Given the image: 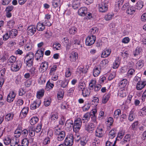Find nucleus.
Segmentation results:
<instances>
[{"label": "nucleus", "instance_id": "nucleus-47", "mask_svg": "<svg viewBox=\"0 0 146 146\" xmlns=\"http://www.w3.org/2000/svg\"><path fill=\"white\" fill-rule=\"evenodd\" d=\"M78 88L79 91L82 92L86 88L85 84L83 83H79L78 86Z\"/></svg>", "mask_w": 146, "mask_h": 146}, {"label": "nucleus", "instance_id": "nucleus-45", "mask_svg": "<svg viewBox=\"0 0 146 146\" xmlns=\"http://www.w3.org/2000/svg\"><path fill=\"white\" fill-rule=\"evenodd\" d=\"M90 91L86 88H85L82 91V94L84 97H87L90 94Z\"/></svg>", "mask_w": 146, "mask_h": 146}, {"label": "nucleus", "instance_id": "nucleus-53", "mask_svg": "<svg viewBox=\"0 0 146 146\" xmlns=\"http://www.w3.org/2000/svg\"><path fill=\"white\" fill-rule=\"evenodd\" d=\"M135 72L134 69H129L127 72V76L129 78L132 77V76L134 75L135 74Z\"/></svg>", "mask_w": 146, "mask_h": 146}, {"label": "nucleus", "instance_id": "nucleus-16", "mask_svg": "<svg viewBox=\"0 0 146 146\" xmlns=\"http://www.w3.org/2000/svg\"><path fill=\"white\" fill-rule=\"evenodd\" d=\"M62 42L64 45L66 47V50H68L70 47V42H69V40L68 38H64L62 40Z\"/></svg>", "mask_w": 146, "mask_h": 146}, {"label": "nucleus", "instance_id": "nucleus-34", "mask_svg": "<svg viewBox=\"0 0 146 146\" xmlns=\"http://www.w3.org/2000/svg\"><path fill=\"white\" fill-rule=\"evenodd\" d=\"M44 90L43 89L39 90L37 92V98L39 100L42 98L44 96Z\"/></svg>", "mask_w": 146, "mask_h": 146}, {"label": "nucleus", "instance_id": "nucleus-58", "mask_svg": "<svg viewBox=\"0 0 146 146\" xmlns=\"http://www.w3.org/2000/svg\"><path fill=\"white\" fill-rule=\"evenodd\" d=\"M114 14L112 13H109L105 16V19L107 21L110 20L114 16Z\"/></svg>", "mask_w": 146, "mask_h": 146}, {"label": "nucleus", "instance_id": "nucleus-28", "mask_svg": "<svg viewBox=\"0 0 146 146\" xmlns=\"http://www.w3.org/2000/svg\"><path fill=\"white\" fill-rule=\"evenodd\" d=\"M127 83L128 81L127 79H123L119 82V86L120 88H123L126 86Z\"/></svg>", "mask_w": 146, "mask_h": 146}, {"label": "nucleus", "instance_id": "nucleus-41", "mask_svg": "<svg viewBox=\"0 0 146 146\" xmlns=\"http://www.w3.org/2000/svg\"><path fill=\"white\" fill-rule=\"evenodd\" d=\"M139 114L141 116H144L146 115V106H144L140 110Z\"/></svg>", "mask_w": 146, "mask_h": 146}, {"label": "nucleus", "instance_id": "nucleus-14", "mask_svg": "<svg viewBox=\"0 0 146 146\" xmlns=\"http://www.w3.org/2000/svg\"><path fill=\"white\" fill-rule=\"evenodd\" d=\"M41 103V100L39 99L36 100L31 104L30 108L31 109L34 110L39 107Z\"/></svg>", "mask_w": 146, "mask_h": 146}, {"label": "nucleus", "instance_id": "nucleus-42", "mask_svg": "<svg viewBox=\"0 0 146 146\" xmlns=\"http://www.w3.org/2000/svg\"><path fill=\"white\" fill-rule=\"evenodd\" d=\"M15 24L14 20L13 19H12L8 21L7 23V26L9 28L11 29L13 27Z\"/></svg>", "mask_w": 146, "mask_h": 146}, {"label": "nucleus", "instance_id": "nucleus-25", "mask_svg": "<svg viewBox=\"0 0 146 146\" xmlns=\"http://www.w3.org/2000/svg\"><path fill=\"white\" fill-rule=\"evenodd\" d=\"M58 113L56 112L51 113L50 115V119L52 121L55 122L58 118Z\"/></svg>", "mask_w": 146, "mask_h": 146}, {"label": "nucleus", "instance_id": "nucleus-3", "mask_svg": "<svg viewBox=\"0 0 146 146\" xmlns=\"http://www.w3.org/2000/svg\"><path fill=\"white\" fill-rule=\"evenodd\" d=\"M10 69L13 72H17L20 70L22 65V62L20 61H16V62L11 65Z\"/></svg>", "mask_w": 146, "mask_h": 146}, {"label": "nucleus", "instance_id": "nucleus-57", "mask_svg": "<svg viewBox=\"0 0 146 146\" xmlns=\"http://www.w3.org/2000/svg\"><path fill=\"white\" fill-rule=\"evenodd\" d=\"M113 122V118L111 117H109L106 121L107 127H110L111 126Z\"/></svg>", "mask_w": 146, "mask_h": 146}, {"label": "nucleus", "instance_id": "nucleus-19", "mask_svg": "<svg viewBox=\"0 0 146 146\" xmlns=\"http://www.w3.org/2000/svg\"><path fill=\"white\" fill-rule=\"evenodd\" d=\"M146 85L145 81H139L137 84L136 88L137 90H140L143 88Z\"/></svg>", "mask_w": 146, "mask_h": 146}, {"label": "nucleus", "instance_id": "nucleus-55", "mask_svg": "<svg viewBox=\"0 0 146 146\" xmlns=\"http://www.w3.org/2000/svg\"><path fill=\"white\" fill-rule=\"evenodd\" d=\"M121 53V55L123 58L126 59L129 56V52L125 50H123Z\"/></svg>", "mask_w": 146, "mask_h": 146}, {"label": "nucleus", "instance_id": "nucleus-63", "mask_svg": "<svg viewBox=\"0 0 146 146\" xmlns=\"http://www.w3.org/2000/svg\"><path fill=\"white\" fill-rule=\"evenodd\" d=\"M77 31V28L75 27H72L69 29V33L72 35H73Z\"/></svg>", "mask_w": 146, "mask_h": 146}, {"label": "nucleus", "instance_id": "nucleus-6", "mask_svg": "<svg viewBox=\"0 0 146 146\" xmlns=\"http://www.w3.org/2000/svg\"><path fill=\"white\" fill-rule=\"evenodd\" d=\"M96 123H89L85 125V130L89 133H92L96 127Z\"/></svg>", "mask_w": 146, "mask_h": 146}, {"label": "nucleus", "instance_id": "nucleus-35", "mask_svg": "<svg viewBox=\"0 0 146 146\" xmlns=\"http://www.w3.org/2000/svg\"><path fill=\"white\" fill-rule=\"evenodd\" d=\"M110 96V94L109 93L105 94L102 98V103L103 104L106 103L109 100Z\"/></svg>", "mask_w": 146, "mask_h": 146}, {"label": "nucleus", "instance_id": "nucleus-40", "mask_svg": "<svg viewBox=\"0 0 146 146\" xmlns=\"http://www.w3.org/2000/svg\"><path fill=\"white\" fill-rule=\"evenodd\" d=\"M14 116V114L12 113H8L5 115V120L7 121H11L13 119Z\"/></svg>", "mask_w": 146, "mask_h": 146}, {"label": "nucleus", "instance_id": "nucleus-12", "mask_svg": "<svg viewBox=\"0 0 146 146\" xmlns=\"http://www.w3.org/2000/svg\"><path fill=\"white\" fill-rule=\"evenodd\" d=\"M104 131L103 127L100 125L96 131V135L99 137H102L104 135Z\"/></svg>", "mask_w": 146, "mask_h": 146}, {"label": "nucleus", "instance_id": "nucleus-43", "mask_svg": "<svg viewBox=\"0 0 146 146\" xmlns=\"http://www.w3.org/2000/svg\"><path fill=\"white\" fill-rule=\"evenodd\" d=\"M71 44H75L76 45H80V40L75 38H73L71 39L70 41Z\"/></svg>", "mask_w": 146, "mask_h": 146}, {"label": "nucleus", "instance_id": "nucleus-8", "mask_svg": "<svg viewBox=\"0 0 146 146\" xmlns=\"http://www.w3.org/2000/svg\"><path fill=\"white\" fill-rule=\"evenodd\" d=\"M51 17V16L50 15L47 14L45 15L44 19L42 21L44 25L48 27L51 25L52 23L50 22Z\"/></svg>", "mask_w": 146, "mask_h": 146}, {"label": "nucleus", "instance_id": "nucleus-50", "mask_svg": "<svg viewBox=\"0 0 146 146\" xmlns=\"http://www.w3.org/2000/svg\"><path fill=\"white\" fill-rule=\"evenodd\" d=\"M121 114V110L119 109L116 110L114 112V117L115 118L117 119Z\"/></svg>", "mask_w": 146, "mask_h": 146}, {"label": "nucleus", "instance_id": "nucleus-59", "mask_svg": "<svg viewBox=\"0 0 146 146\" xmlns=\"http://www.w3.org/2000/svg\"><path fill=\"white\" fill-rule=\"evenodd\" d=\"M57 66L56 65H54L52 66L50 69L49 74L50 75L52 74L56 70Z\"/></svg>", "mask_w": 146, "mask_h": 146}, {"label": "nucleus", "instance_id": "nucleus-21", "mask_svg": "<svg viewBox=\"0 0 146 146\" xmlns=\"http://www.w3.org/2000/svg\"><path fill=\"white\" fill-rule=\"evenodd\" d=\"M52 3L53 7L55 9L59 8L60 10V8L62 4L61 0H53Z\"/></svg>", "mask_w": 146, "mask_h": 146}, {"label": "nucleus", "instance_id": "nucleus-27", "mask_svg": "<svg viewBox=\"0 0 146 146\" xmlns=\"http://www.w3.org/2000/svg\"><path fill=\"white\" fill-rule=\"evenodd\" d=\"M90 116L91 114L89 112H87L85 113L84 115L82 118L83 122L84 123H87L90 120Z\"/></svg>", "mask_w": 146, "mask_h": 146}, {"label": "nucleus", "instance_id": "nucleus-1", "mask_svg": "<svg viewBox=\"0 0 146 146\" xmlns=\"http://www.w3.org/2000/svg\"><path fill=\"white\" fill-rule=\"evenodd\" d=\"M34 55L33 53L30 52L27 54L25 59L26 61L27 66L29 67H31L33 66Z\"/></svg>", "mask_w": 146, "mask_h": 146}, {"label": "nucleus", "instance_id": "nucleus-60", "mask_svg": "<svg viewBox=\"0 0 146 146\" xmlns=\"http://www.w3.org/2000/svg\"><path fill=\"white\" fill-rule=\"evenodd\" d=\"M51 100L50 98H45L44 101V104L45 106H48L51 103Z\"/></svg>", "mask_w": 146, "mask_h": 146}, {"label": "nucleus", "instance_id": "nucleus-31", "mask_svg": "<svg viewBox=\"0 0 146 146\" xmlns=\"http://www.w3.org/2000/svg\"><path fill=\"white\" fill-rule=\"evenodd\" d=\"M144 6L143 2L141 0L138 1L135 5V9L137 10H140Z\"/></svg>", "mask_w": 146, "mask_h": 146}, {"label": "nucleus", "instance_id": "nucleus-36", "mask_svg": "<svg viewBox=\"0 0 146 146\" xmlns=\"http://www.w3.org/2000/svg\"><path fill=\"white\" fill-rule=\"evenodd\" d=\"M17 58L13 55L11 56L9 58L7 62L10 65L16 62Z\"/></svg>", "mask_w": 146, "mask_h": 146}, {"label": "nucleus", "instance_id": "nucleus-4", "mask_svg": "<svg viewBox=\"0 0 146 146\" xmlns=\"http://www.w3.org/2000/svg\"><path fill=\"white\" fill-rule=\"evenodd\" d=\"M82 122L80 118L76 119L73 123V131L76 133L79 132L82 126Z\"/></svg>", "mask_w": 146, "mask_h": 146}, {"label": "nucleus", "instance_id": "nucleus-17", "mask_svg": "<svg viewBox=\"0 0 146 146\" xmlns=\"http://www.w3.org/2000/svg\"><path fill=\"white\" fill-rule=\"evenodd\" d=\"M100 66H97L95 67L93 70V75L94 77H97L100 74L101 69Z\"/></svg>", "mask_w": 146, "mask_h": 146}, {"label": "nucleus", "instance_id": "nucleus-2", "mask_svg": "<svg viewBox=\"0 0 146 146\" xmlns=\"http://www.w3.org/2000/svg\"><path fill=\"white\" fill-rule=\"evenodd\" d=\"M64 143L66 146H72L74 143V137L71 133L67 135L64 140Z\"/></svg>", "mask_w": 146, "mask_h": 146}, {"label": "nucleus", "instance_id": "nucleus-52", "mask_svg": "<svg viewBox=\"0 0 146 146\" xmlns=\"http://www.w3.org/2000/svg\"><path fill=\"white\" fill-rule=\"evenodd\" d=\"M131 138V135L129 134H126L124 137L123 142L124 143H126L127 142H129Z\"/></svg>", "mask_w": 146, "mask_h": 146}, {"label": "nucleus", "instance_id": "nucleus-61", "mask_svg": "<svg viewBox=\"0 0 146 146\" xmlns=\"http://www.w3.org/2000/svg\"><path fill=\"white\" fill-rule=\"evenodd\" d=\"M90 106V105L89 103L85 104L82 107L83 111H88L89 110Z\"/></svg>", "mask_w": 146, "mask_h": 146}, {"label": "nucleus", "instance_id": "nucleus-62", "mask_svg": "<svg viewBox=\"0 0 146 146\" xmlns=\"http://www.w3.org/2000/svg\"><path fill=\"white\" fill-rule=\"evenodd\" d=\"M4 143L6 145H8L11 143V139L8 136L5 137L3 140Z\"/></svg>", "mask_w": 146, "mask_h": 146}, {"label": "nucleus", "instance_id": "nucleus-13", "mask_svg": "<svg viewBox=\"0 0 146 146\" xmlns=\"http://www.w3.org/2000/svg\"><path fill=\"white\" fill-rule=\"evenodd\" d=\"M16 95V94L13 91L10 92L7 96V102L9 103L13 102L15 97Z\"/></svg>", "mask_w": 146, "mask_h": 146}, {"label": "nucleus", "instance_id": "nucleus-23", "mask_svg": "<svg viewBox=\"0 0 146 146\" xmlns=\"http://www.w3.org/2000/svg\"><path fill=\"white\" fill-rule=\"evenodd\" d=\"M111 52V50L110 49L106 48L102 52L101 57L103 58L108 57L110 55Z\"/></svg>", "mask_w": 146, "mask_h": 146}, {"label": "nucleus", "instance_id": "nucleus-48", "mask_svg": "<svg viewBox=\"0 0 146 146\" xmlns=\"http://www.w3.org/2000/svg\"><path fill=\"white\" fill-rule=\"evenodd\" d=\"M38 121V118L36 117H32L30 120V123L31 125H33L36 124Z\"/></svg>", "mask_w": 146, "mask_h": 146}, {"label": "nucleus", "instance_id": "nucleus-32", "mask_svg": "<svg viewBox=\"0 0 146 146\" xmlns=\"http://www.w3.org/2000/svg\"><path fill=\"white\" fill-rule=\"evenodd\" d=\"M45 25H44V23L42 22V23L39 22L37 25L36 29L39 31H43L45 29Z\"/></svg>", "mask_w": 146, "mask_h": 146}, {"label": "nucleus", "instance_id": "nucleus-46", "mask_svg": "<svg viewBox=\"0 0 146 146\" xmlns=\"http://www.w3.org/2000/svg\"><path fill=\"white\" fill-rule=\"evenodd\" d=\"M108 62L109 61L108 60L106 59H104L101 62L100 65L98 66H100L101 68L102 69L104 67Z\"/></svg>", "mask_w": 146, "mask_h": 146}, {"label": "nucleus", "instance_id": "nucleus-54", "mask_svg": "<svg viewBox=\"0 0 146 146\" xmlns=\"http://www.w3.org/2000/svg\"><path fill=\"white\" fill-rule=\"evenodd\" d=\"M135 114L133 111H131L129 113L128 117L129 120L130 121H132L135 118Z\"/></svg>", "mask_w": 146, "mask_h": 146}, {"label": "nucleus", "instance_id": "nucleus-29", "mask_svg": "<svg viewBox=\"0 0 146 146\" xmlns=\"http://www.w3.org/2000/svg\"><path fill=\"white\" fill-rule=\"evenodd\" d=\"M80 0H74L72 3V7L74 9H77L80 7Z\"/></svg>", "mask_w": 146, "mask_h": 146}, {"label": "nucleus", "instance_id": "nucleus-20", "mask_svg": "<svg viewBox=\"0 0 146 146\" xmlns=\"http://www.w3.org/2000/svg\"><path fill=\"white\" fill-rule=\"evenodd\" d=\"M69 82V80L65 79L62 81H61V80H58L57 82V83L58 84L59 83H61V84H60V86L61 87L64 88L68 86Z\"/></svg>", "mask_w": 146, "mask_h": 146}, {"label": "nucleus", "instance_id": "nucleus-22", "mask_svg": "<svg viewBox=\"0 0 146 146\" xmlns=\"http://www.w3.org/2000/svg\"><path fill=\"white\" fill-rule=\"evenodd\" d=\"M22 131V128L20 127H18L14 132V137L16 138H18L21 135Z\"/></svg>", "mask_w": 146, "mask_h": 146}, {"label": "nucleus", "instance_id": "nucleus-56", "mask_svg": "<svg viewBox=\"0 0 146 146\" xmlns=\"http://www.w3.org/2000/svg\"><path fill=\"white\" fill-rule=\"evenodd\" d=\"M53 47V49L56 50H60L61 48V44L57 42L54 43Z\"/></svg>", "mask_w": 146, "mask_h": 146}, {"label": "nucleus", "instance_id": "nucleus-39", "mask_svg": "<svg viewBox=\"0 0 146 146\" xmlns=\"http://www.w3.org/2000/svg\"><path fill=\"white\" fill-rule=\"evenodd\" d=\"M19 138H16L15 137L11 139V143L10 145L11 146H14L16 144L19 143Z\"/></svg>", "mask_w": 146, "mask_h": 146}, {"label": "nucleus", "instance_id": "nucleus-51", "mask_svg": "<svg viewBox=\"0 0 146 146\" xmlns=\"http://www.w3.org/2000/svg\"><path fill=\"white\" fill-rule=\"evenodd\" d=\"M116 131L115 129H112L109 133V136L110 138L113 139L115 135Z\"/></svg>", "mask_w": 146, "mask_h": 146}, {"label": "nucleus", "instance_id": "nucleus-10", "mask_svg": "<svg viewBox=\"0 0 146 146\" xmlns=\"http://www.w3.org/2000/svg\"><path fill=\"white\" fill-rule=\"evenodd\" d=\"M36 27L33 25L29 26L27 29V34L30 36L33 35L36 32Z\"/></svg>", "mask_w": 146, "mask_h": 146}, {"label": "nucleus", "instance_id": "nucleus-26", "mask_svg": "<svg viewBox=\"0 0 146 146\" xmlns=\"http://www.w3.org/2000/svg\"><path fill=\"white\" fill-rule=\"evenodd\" d=\"M87 8L86 7H82L78 11L79 15L81 16H84L87 14Z\"/></svg>", "mask_w": 146, "mask_h": 146}, {"label": "nucleus", "instance_id": "nucleus-18", "mask_svg": "<svg viewBox=\"0 0 146 146\" xmlns=\"http://www.w3.org/2000/svg\"><path fill=\"white\" fill-rule=\"evenodd\" d=\"M48 62H43L40 64L39 68V71L41 72H44L46 70L48 67Z\"/></svg>", "mask_w": 146, "mask_h": 146}, {"label": "nucleus", "instance_id": "nucleus-24", "mask_svg": "<svg viewBox=\"0 0 146 146\" xmlns=\"http://www.w3.org/2000/svg\"><path fill=\"white\" fill-rule=\"evenodd\" d=\"M135 12V9L134 7L131 5L127 9L126 11V13L129 16L133 15Z\"/></svg>", "mask_w": 146, "mask_h": 146}, {"label": "nucleus", "instance_id": "nucleus-7", "mask_svg": "<svg viewBox=\"0 0 146 146\" xmlns=\"http://www.w3.org/2000/svg\"><path fill=\"white\" fill-rule=\"evenodd\" d=\"M69 60L72 62H75L78 58V53L75 51L70 52L69 55Z\"/></svg>", "mask_w": 146, "mask_h": 146}, {"label": "nucleus", "instance_id": "nucleus-49", "mask_svg": "<svg viewBox=\"0 0 146 146\" xmlns=\"http://www.w3.org/2000/svg\"><path fill=\"white\" fill-rule=\"evenodd\" d=\"M64 92L62 89H60L57 93V97L58 100H61L63 97Z\"/></svg>", "mask_w": 146, "mask_h": 146}, {"label": "nucleus", "instance_id": "nucleus-5", "mask_svg": "<svg viewBox=\"0 0 146 146\" xmlns=\"http://www.w3.org/2000/svg\"><path fill=\"white\" fill-rule=\"evenodd\" d=\"M96 36L92 35L88 36L86 39V45L88 46H90L93 44L96 40Z\"/></svg>", "mask_w": 146, "mask_h": 146}, {"label": "nucleus", "instance_id": "nucleus-15", "mask_svg": "<svg viewBox=\"0 0 146 146\" xmlns=\"http://www.w3.org/2000/svg\"><path fill=\"white\" fill-rule=\"evenodd\" d=\"M44 48H41L40 50H38L35 54V57H36V60H38L39 59H41L44 55Z\"/></svg>", "mask_w": 146, "mask_h": 146}, {"label": "nucleus", "instance_id": "nucleus-9", "mask_svg": "<svg viewBox=\"0 0 146 146\" xmlns=\"http://www.w3.org/2000/svg\"><path fill=\"white\" fill-rule=\"evenodd\" d=\"M99 10L100 12L104 13L106 12L108 10V6L106 2H102L99 5Z\"/></svg>", "mask_w": 146, "mask_h": 146}, {"label": "nucleus", "instance_id": "nucleus-33", "mask_svg": "<svg viewBox=\"0 0 146 146\" xmlns=\"http://www.w3.org/2000/svg\"><path fill=\"white\" fill-rule=\"evenodd\" d=\"M57 139L58 141H61L64 138L65 136V133L64 131H62L60 133H58L56 134Z\"/></svg>", "mask_w": 146, "mask_h": 146}, {"label": "nucleus", "instance_id": "nucleus-44", "mask_svg": "<svg viewBox=\"0 0 146 146\" xmlns=\"http://www.w3.org/2000/svg\"><path fill=\"white\" fill-rule=\"evenodd\" d=\"M96 81L95 79H93L90 80L89 84V86L90 90H93L94 86L96 85Z\"/></svg>", "mask_w": 146, "mask_h": 146}, {"label": "nucleus", "instance_id": "nucleus-64", "mask_svg": "<svg viewBox=\"0 0 146 146\" xmlns=\"http://www.w3.org/2000/svg\"><path fill=\"white\" fill-rule=\"evenodd\" d=\"M21 144L22 146H28L29 142L28 139L26 138L23 139L22 140Z\"/></svg>", "mask_w": 146, "mask_h": 146}, {"label": "nucleus", "instance_id": "nucleus-38", "mask_svg": "<svg viewBox=\"0 0 146 146\" xmlns=\"http://www.w3.org/2000/svg\"><path fill=\"white\" fill-rule=\"evenodd\" d=\"M29 110V108L27 107H24L21 110L20 115H23L24 117H25L27 114Z\"/></svg>", "mask_w": 146, "mask_h": 146}, {"label": "nucleus", "instance_id": "nucleus-37", "mask_svg": "<svg viewBox=\"0 0 146 146\" xmlns=\"http://www.w3.org/2000/svg\"><path fill=\"white\" fill-rule=\"evenodd\" d=\"M28 133L31 137H33L35 135V131L34 128L33 127H28Z\"/></svg>", "mask_w": 146, "mask_h": 146}, {"label": "nucleus", "instance_id": "nucleus-11", "mask_svg": "<svg viewBox=\"0 0 146 146\" xmlns=\"http://www.w3.org/2000/svg\"><path fill=\"white\" fill-rule=\"evenodd\" d=\"M73 122L72 120L68 119L66 122L65 124V129L67 131H70L72 129V127H73Z\"/></svg>", "mask_w": 146, "mask_h": 146}, {"label": "nucleus", "instance_id": "nucleus-30", "mask_svg": "<svg viewBox=\"0 0 146 146\" xmlns=\"http://www.w3.org/2000/svg\"><path fill=\"white\" fill-rule=\"evenodd\" d=\"M8 33H9L10 38H14L18 34V31L16 29H13L11 30L8 31Z\"/></svg>", "mask_w": 146, "mask_h": 146}]
</instances>
